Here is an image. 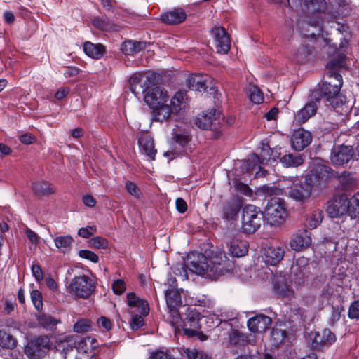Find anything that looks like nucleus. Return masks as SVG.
<instances>
[{"mask_svg":"<svg viewBox=\"0 0 359 359\" xmlns=\"http://www.w3.org/2000/svg\"><path fill=\"white\" fill-rule=\"evenodd\" d=\"M320 104V100L315 94L311 95L306 104L295 114L294 118L299 123H304L314 116Z\"/></svg>","mask_w":359,"mask_h":359,"instance_id":"17","label":"nucleus"},{"mask_svg":"<svg viewBox=\"0 0 359 359\" xmlns=\"http://www.w3.org/2000/svg\"><path fill=\"white\" fill-rule=\"evenodd\" d=\"M307 11L312 13H325L327 10V3L325 0H304Z\"/></svg>","mask_w":359,"mask_h":359,"instance_id":"37","label":"nucleus"},{"mask_svg":"<svg viewBox=\"0 0 359 359\" xmlns=\"http://www.w3.org/2000/svg\"><path fill=\"white\" fill-rule=\"evenodd\" d=\"M272 285L273 292L278 298L289 300L294 297V290L291 287L289 278L285 275H276L273 277Z\"/></svg>","mask_w":359,"mask_h":359,"instance_id":"14","label":"nucleus"},{"mask_svg":"<svg viewBox=\"0 0 359 359\" xmlns=\"http://www.w3.org/2000/svg\"><path fill=\"white\" fill-rule=\"evenodd\" d=\"M79 256L93 263H97L99 261V257L95 252L88 250H81L79 251Z\"/></svg>","mask_w":359,"mask_h":359,"instance_id":"53","label":"nucleus"},{"mask_svg":"<svg viewBox=\"0 0 359 359\" xmlns=\"http://www.w3.org/2000/svg\"><path fill=\"white\" fill-rule=\"evenodd\" d=\"M93 323L88 318H80L73 325V330L76 333H85L92 330Z\"/></svg>","mask_w":359,"mask_h":359,"instance_id":"42","label":"nucleus"},{"mask_svg":"<svg viewBox=\"0 0 359 359\" xmlns=\"http://www.w3.org/2000/svg\"><path fill=\"white\" fill-rule=\"evenodd\" d=\"M308 259L304 257L298 258L292 266V272L297 276H304L308 271Z\"/></svg>","mask_w":359,"mask_h":359,"instance_id":"40","label":"nucleus"},{"mask_svg":"<svg viewBox=\"0 0 359 359\" xmlns=\"http://www.w3.org/2000/svg\"><path fill=\"white\" fill-rule=\"evenodd\" d=\"M165 296L170 313V323L172 326L179 327L181 317L178 309L182 304L180 292L176 288L168 289L165 291Z\"/></svg>","mask_w":359,"mask_h":359,"instance_id":"10","label":"nucleus"},{"mask_svg":"<svg viewBox=\"0 0 359 359\" xmlns=\"http://www.w3.org/2000/svg\"><path fill=\"white\" fill-rule=\"evenodd\" d=\"M322 211L315 210L309 212L306 218V226L310 229H315L322 221Z\"/></svg>","mask_w":359,"mask_h":359,"instance_id":"43","label":"nucleus"},{"mask_svg":"<svg viewBox=\"0 0 359 359\" xmlns=\"http://www.w3.org/2000/svg\"><path fill=\"white\" fill-rule=\"evenodd\" d=\"M212 35L215 39L217 52L226 53L230 48V39L222 27H215L212 29Z\"/></svg>","mask_w":359,"mask_h":359,"instance_id":"21","label":"nucleus"},{"mask_svg":"<svg viewBox=\"0 0 359 359\" xmlns=\"http://www.w3.org/2000/svg\"><path fill=\"white\" fill-rule=\"evenodd\" d=\"M203 355V351L196 348H183L182 355L187 359H196L197 355Z\"/></svg>","mask_w":359,"mask_h":359,"instance_id":"58","label":"nucleus"},{"mask_svg":"<svg viewBox=\"0 0 359 359\" xmlns=\"http://www.w3.org/2000/svg\"><path fill=\"white\" fill-rule=\"evenodd\" d=\"M150 84L151 77L146 74H135L130 79V90L135 95L139 93L137 90L138 85H140L143 90L147 85L149 86Z\"/></svg>","mask_w":359,"mask_h":359,"instance_id":"30","label":"nucleus"},{"mask_svg":"<svg viewBox=\"0 0 359 359\" xmlns=\"http://www.w3.org/2000/svg\"><path fill=\"white\" fill-rule=\"evenodd\" d=\"M168 114L165 117V121L172 118V116H180L184 114L189 108V99L185 90L177 91L171 98L169 99Z\"/></svg>","mask_w":359,"mask_h":359,"instance_id":"12","label":"nucleus"},{"mask_svg":"<svg viewBox=\"0 0 359 359\" xmlns=\"http://www.w3.org/2000/svg\"><path fill=\"white\" fill-rule=\"evenodd\" d=\"M39 323L46 329H53L59 321L51 316L44 313L39 314L37 316Z\"/></svg>","mask_w":359,"mask_h":359,"instance_id":"44","label":"nucleus"},{"mask_svg":"<svg viewBox=\"0 0 359 359\" xmlns=\"http://www.w3.org/2000/svg\"><path fill=\"white\" fill-rule=\"evenodd\" d=\"M354 156V149L351 146L338 145L332 148L330 154L331 163L336 166L348 163Z\"/></svg>","mask_w":359,"mask_h":359,"instance_id":"16","label":"nucleus"},{"mask_svg":"<svg viewBox=\"0 0 359 359\" xmlns=\"http://www.w3.org/2000/svg\"><path fill=\"white\" fill-rule=\"evenodd\" d=\"M149 359H174L171 355L163 351H156L151 353Z\"/></svg>","mask_w":359,"mask_h":359,"instance_id":"63","label":"nucleus"},{"mask_svg":"<svg viewBox=\"0 0 359 359\" xmlns=\"http://www.w3.org/2000/svg\"><path fill=\"white\" fill-rule=\"evenodd\" d=\"M271 318L264 314H258L248 319L247 325L254 333L264 332L271 324Z\"/></svg>","mask_w":359,"mask_h":359,"instance_id":"22","label":"nucleus"},{"mask_svg":"<svg viewBox=\"0 0 359 359\" xmlns=\"http://www.w3.org/2000/svg\"><path fill=\"white\" fill-rule=\"evenodd\" d=\"M187 83L193 90L207 91L210 94H214L217 91L215 80L208 75H191L187 79Z\"/></svg>","mask_w":359,"mask_h":359,"instance_id":"13","label":"nucleus"},{"mask_svg":"<svg viewBox=\"0 0 359 359\" xmlns=\"http://www.w3.org/2000/svg\"><path fill=\"white\" fill-rule=\"evenodd\" d=\"M142 93L144 101L153 110L155 119L160 122L165 121L169 111L168 91L162 86L151 83L143 89Z\"/></svg>","mask_w":359,"mask_h":359,"instance_id":"3","label":"nucleus"},{"mask_svg":"<svg viewBox=\"0 0 359 359\" xmlns=\"http://www.w3.org/2000/svg\"><path fill=\"white\" fill-rule=\"evenodd\" d=\"M285 252V249L280 246L266 248L263 255V260L266 264L275 266L283 259Z\"/></svg>","mask_w":359,"mask_h":359,"instance_id":"24","label":"nucleus"},{"mask_svg":"<svg viewBox=\"0 0 359 359\" xmlns=\"http://www.w3.org/2000/svg\"><path fill=\"white\" fill-rule=\"evenodd\" d=\"M83 51L89 57L95 59L100 58L104 52V47L101 44H94L87 41L83 44Z\"/></svg>","mask_w":359,"mask_h":359,"instance_id":"32","label":"nucleus"},{"mask_svg":"<svg viewBox=\"0 0 359 359\" xmlns=\"http://www.w3.org/2000/svg\"><path fill=\"white\" fill-rule=\"evenodd\" d=\"M126 189L131 196L137 199H140L142 196L140 189L133 182L127 181L125 185Z\"/></svg>","mask_w":359,"mask_h":359,"instance_id":"49","label":"nucleus"},{"mask_svg":"<svg viewBox=\"0 0 359 359\" xmlns=\"http://www.w3.org/2000/svg\"><path fill=\"white\" fill-rule=\"evenodd\" d=\"M95 282L87 275L75 276L67 285V291L72 296L86 299L94 292Z\"/></svg>","mask_w":359,"mask_h":359,"instance_id":"8","label":"nucleus"},{"mask_svg":"<svg viewBox=\"0 0 359 359\" xmlns=\"http://www.w3.org/2000/svg\"><path fill=\"white\" fill-rule=\"evenodd\" d=\"M97 231L95 225L87 226L86 227L80 228L78 231V235L83 238H90Z\"/></svg>","mask_w":359,"mask_h":359,"instance_id":"54","label":"nucleus"},{"mask_svg":"<svg viewBox=\"0 0 359 359\" xmlns=\"http://www.w3.org/2000/svg\"><path fill=\"white\" fill-rule=\"evenodd\" d=\"M318 337H319L318 334L315 340L316 342L320 344L321 345H331L336 340L334 334L328 329H325L323 331L321 339L319 341Z\"/></svg>","mask_w":359,"mask_h":359,"instance_id":"45","label":"nucleus"},{"mask_svg":"<svg viewBox=\"0 0 359 359\" xmlns=\"http://www.w3.org/2000/svg\"><path fill=\"white\" fill-rule=\"evenodd\" d=\"M112 289L116 294H122L126 290V283L123 280L117 279L114 281L112 284Z\"/></svg>","mask_w":359,"mask_h":359,"instance_id":"57","label":"nucleus"},{"mask_svg":"<svg viewBox=\"0 0 359 359\" xmlns=\"http://www.w3.org/2000/svg\"><path fill=\"white\" fill-rule=\"evenodd\" d=\"M304 158L302 154L293 155L287 154L280 158V163L284 167H297L304 163Z\"/></svg>","mask_w":359,"mask_h":359,"instance_id":"34","label":"nucleus"},{"mask_svg":"<svg viewBox=\"0 0 359 359\" xmlns=\"http://www.w3.org/2000/svg\"><path fill=\"white\" fill-rule=\"evenodd\" d=\"M81 72V69L76 67H65L63 75L65 78H72L77 76Z\"/></svg>","mask_w":359,"mask_h":359,"instance_id":"62","label":"nucleus"},{"mask_svg":"<svg viewBox=\"0 0 359 359\" xmlns=\"http://www.w3.org/2000/svg\"><path fill=\"white\" fill-rule=\"evenodd\" d=\"M17 339L9 332L0 330V347L4 349H13L17 346Z\"/></svg>","mask_w":359,"mask_h":359,"instance_id":"35","label":"nucleus"},{"mask_svg":"<svg viewBox=\"0 0 359 359\" xmlns=\"http://www.w3.org/2000/svg\"><path fill=\"white\" fill-rule=\"evenodd\" d=\"M336 9L337 10L331 14L334 18L347 16L352 12V7L350 3L346 0H339Z\"/></svg>","mask_w":359,"mask_h":359,"instance_id":"39","label":"nucleus"},{"mask_svg":"<svg viewBox=\"0 0 359 359\" xmlns=\"http://www.w3.org/2000/svg\"><path fill=\"white\" fill-rule=\"evenodd\" d=\"M249 97L250 100L257 104L262 103L264 101V95L261 90L257 86H251L249 88Z\"/></svg>","mask_w":359,"mask_h":359,"instance_id":"46","label":"nucleus"},{"mask_svg":"<svg viewBox=\"0 0 359 359\" xmlns=\"http://www.w3.org/2000/svg\"><path fill=\"white\" fill-rule=\"evenodd\" d=\"M172 143L173 148L165 151L163 156L169 160L175 158L177 156L185 151L191 140V130L189 127L177 126L173 129Z\"/></svg>","mask_w":359,"mask_h":359,"instance_id":"5","label":"nucleus"},{"mask_svg":"<svg viewBox=\"0 0 359 359\" xmlns=\"http://www.w3.org/2000/svg\"><path fill=\"white\" fill-rule=\"evenodd\" d=\"M195 304L199 306L212 308L214 305V302L207 297L202 296L196 300Z\"/></svg>","mask_w":359,"mask_h":359,"instance_id":"61","label":"nucleus"},{"mask_svg":"<svg viewBox=\"0 0 359 359\" xmlns=\"http://www.w3.org/2000/svg\"><path fill=\"white\" fill-rule=\"evenodd\" d=\"M58 346L64 358L67 359V355L74 353L75 350L78 353L93 358L97 353L99 344L96 339L90 337L70 336L61 341Z\"/></svg>","mask_w":359,"mask_h":359,"instance_id":"4","label":"nucleus"},{"mask_svg":"<svg viewBox=\"0 0 359 359\" xmlns=\"http://www.w3.org/2000/svg\"><path fill=\"white\" fill-rule=\"evenodd\" d=\"M187 266L191 271L211 280H216L233 269V262L224 251L212 252L208 256L192 253L188 257Z\"/></svg>","mask_w":359,"mask_h":359,"instance_id":"1","label":"nucleus"},{"mask_svg":"<svg viewBox=\"0 0 359 359\" xmlns=\"http://www.w3.org/2000/svg\"><path fill=\"white\" fill-rule=\"evenodd\" d=\"M138 144L141 152L147 155L151 160L155 159L156 150L154 148V140L147 134H142L139 140Z\"/></svg>","mask_w":359,"mask_h":359,"instance_id":"28","label":"nucleus"},{"mask_svg":"<svg viewBox=\"0 0 359 359\" xmlns=\"http://www.w3.org/2000/svg\"><path fill=\"white\" fill-rule=\"evenodd\" d=\"M143 323V318L140 315H135L133 316L130 325L132 330H136L142 326Z\"/></svg>","mask_w":359,"mask_h":359,"instance_id":"60","label":"nucleus"},{"mask_svg":"<svg viewBox=\"0 0 359 359\" xmlns=\"http://www.w3.org/2000/svg\"><path fill=\"white\" fill-rule=\"evenodd\" d=\"M146 47V43L144 42H137L134 41H124L121 44V50L126 55H133L140 52Z\"/></svg>","mask_w":359,"mask_h":359,"instance_id":"33","label":"nucleus"},{"mask_svg":"<svg viewBox=\"0 0 359 359\" xmlns=\"http://www.w3.org/2000/svg\"><path fill=\"white\" fill-rule=\"evenodd\" d=\"M312 242L311 235L305 229L299 230L290 238V247L292 250L300 252L310 247Z\"/></svg>","mask_w":359,"mask_h":359,"instance_id":"19","label":"nucleus"},{"mask_svg":"<svg viewBox=\"0 0 359 359\" xmlns=\"http://www.w3.org/2000/svg\"><path fill=\"white\" fill-rule=\"evenodd\" d=\"M90 245L97 249H106L108 247V241L100 236L93 238L90 241Z\"/></svg>","mask_w":359,"mask_h":359,"instance_id":"55","label":"nucleus"},{"mask_svg":"<svg viewBox=\"0 0 359 359\" xmlns=\"http://www.w3.org/2000/svg\"><path fill=\"white\" fill-rule=\"evenodd\" d=\"M97 325L102 332H109L112 327L111 321L105 316L100 317L97 320Z\"/></svg>","mask_w":359,"mask_h":359,"instance_id":"50","label":"nucleus"},{"mask_svg":"<svg viewBox=\"0 0 359 359\" xmlns=\"http://www.w3.org/2000/svg\"><path fill=\"white\" fill-rule=\"evenodd\" d=\"M95 25L100 29L105 31L116 30V26L110 23L109 19L101 18L95 21Z\"/></svg>","mask_w":359,"mask_h":359,"instance_id":"51","label":"nucleus"},{"mask_svg":"<svg viewBox=\"0 0 359 359\" xmlns=\"http://www.w3.org/2000/svg\"><path fill=\"white\" fill-rule=\"evenodd\" d=\"M32 189L37 196H45L55 192L53 185L46 181H39L33 183Z\"/></svg>","mask_w":359,"mask_h":359,"instance_id":"36","label":"nucleus"},{"mask_svg":"<svg viewBox=\"0 0 359 359\" xmlns=\"http://www.w3.org/2000/svg\"><path fill=\"white\" fill-rule=\"evenodd\" d=\"M53 241L55 247L63 253L69 250V248L74 242V239L70 235L56 236Z\"/></svg>","mask_w":359,"mask_h":359,"instance_id":"38","label":"nucleus"},{"mask_svg":"<svg viewBox=\"0 0 359 359\" xmlns=\"http://www.w3.org/2000/svg\"><path fill=\"white\" fill-rule=\"evenodd\" d=\"M221 113L219 110L210 109L202 112L195 119V124L203 130L215 128L219 124Z\"/></svg>","mask_w":359,"mask_h":359,"instance_id":"15","label":"nucleus"},{"mask_svg":"<svg viewBox=\"0 0 359 359\" xmlns=\"http://www.w3.org/2000/svg\"><path fill=\"white\" fill-rule=\"evenodd\" d=\"M248 241L239 237H233L229 243V251L233 257L245 256L248 252Z\"/></svg>","mask_w":359,"mask_h":359,"instance_id":"26","label":"nucleus"},{"mask_svg":"<svg viewBox=\"0 0 359 359\" xmlns=\"http://www.w3.org/2000/svg\"><path fill=\"white\" fill-rule=\"evenodd\" d=\"M314 163V167L308 174L306 179L310 184L327 177L331 172V168L322 163L321 160L316 159Z\"/></svg>","mask_w":359,"mask_h":359,"instance_id":"23","label":"nucleus"},{"mask_svg":"<svg viewBox=\"0 0 359 359\" xmlns=\"http://www.w3.org/2000/svg\"><path fill=\"white\" fill-rule=\"evenodd\" d=\"M235 189L238 193L246 196L251 197L252 196V190L246 184L242 182H236Z\"/></svg>","mask_w":359,"mask_h":359,"instance_id":"56","label":"nucleus"},{"mask_svg":"<svg viewBox=\"0 0 359 359\" xmlns=\"http://www.w3.org/2000/svg\"><path fill=\"white\" fill-rule=\"evenodd\" d=\"M240 209L241 204L237 200L226 202L223 208V218L227 220L235 219Z\"/></svg>","mask_w":359,"mask_h":359,"instance_id":"31","label":"nucleus"},{"mask_svg":"<svg viewBox=\"0 0 359 359\" xmlns=\"http://www.w3.org/2000/svg\"><path fill=\"white\" fill-rule=\"evenodd\" d=\"M265 218L271 225L282 224L287 217L283 200L279 198H271L265 208Z\"/></svg>","mask_w":359,"mask_h":359,"instance_id":"9","label":"nucleus"},{"mask_svg":"<svg viewBox=\"0 0 359 359\" xmlns=\"http://www.w3.org/2000/svg\"><path fill=\"white\" fill-rule=\"evenodd\" d=\"M311 192V187L309 182L305 184H293L289 191L291 198L297 201H303L309 198Z\"/></svg>","mask_w":359,"mask_h":359,"instance_id":"27","label":"nucleus"},{"mask_svg":"<svg viewBox=\"0 0 359 359\" xmlns=\"http://www.w3.org/2000/svg\"><path fill=\"white\" fill-rule=\"evenodd\" d=\"M348 316L350 318H359V300L353 302L348 310Z\"/></svg>","mask_w":359,"mask_h":359,"instance_id":"59","label":"nucleus"},{"mask_svg":"<svg viewBox=\"0 0 359 359\" xmlns=\"http://www.w3.org/2000/svg\"><path fill=\"white\" fill-rule=\"evenodd\" d=\"M259 191L266 196H278L283 192L282 189L275 186L264 185L259 189Z\"/></svg>","mask_w":359,"mask_h":359,"instance_id":"48","label":"nucleus"},{"mask_svg":"<svg viewBox=\"0 0 359 359\" xmlns=\"http://www.w3.org/2000/svg\"><path fill=\"white\" fill-rule=\"evenodd\" d=\"M348 198L342 194L329 201L327 212L330 217L337 218L348 213Z\"/></svg>","mask_w":359,"mask_h":359,"instance_id":"18","label":"nucleus"},{"mask_svg":"<svg viewBox=\"0 0 359 359\" xmlns=\"http://www.w3.org/2000/svg\"><path fill=\"white\" fill-rule=\"evenodd\" d=\"M346 65V56L339 55L338 58L330 61L327 65V68L334 69L336 68L344 67Z\"/></svg>","mask_w":359,"mask_h":359,"instance_id":"52","label":"nucleus"},{"mask_svg":"<svg viewBox=\"0 0 359 359\" xmlns=\"http://www.w3.org/2000/svg\"><path fill=\"white\" fill-rule=\"evenodd\" d=\"M187 13L182 8H175L161 15V20L167 25H177L185 20Z\"/></svg>","mask_w":359,"mask_h":359,"instance_id":"25","label":"nucleus"},{"mask_svg":"<svg viewBox=\"0 0 359 359\" xmlns=\"http://www.w3.org/2000/svg\"><path fill=\"white\" fill-rule=\"evenodd\" d=\"M128 305L131 308H136V311L142 315L149 313V307L147 301L139 299L133 292L127 294Z\"/></svg>","mask_w":359,"mask_h":359,"instance_id":"29","label":"nucleus"},{"mask_svg":"<svg viewBox=\"0 0 359 359\" xmlns=\"http://www.w3.org/2000/svg\"><path fill=\"white\" fill-rule=\"evenodd\" d=\"M49 349V338L40 336L27 342L25 346V353L30 359H40L46 355Z\"/></svg>","mask_w":359,"mask_h":359,"instance_id":"11","label":"nucleus"},{"mask_svg":"<svg viewBox=\"0 0 359 359\" xmlns=\"http://www.w3.org/2000/svg\"><path fill=\"white\" fill-rule=\"evenodd\" d=\"M32 276L37 282L43 280V272L39 264H33L31 268Z\"/></svg>","mask_w":359,"mask_h":359,"instance_id":"64","label":"nucleus"},{"mask_svg":"<svg viewBox=\"0 0 359 359\" xmlns=\"http://www.w3.org/2000/svg\"><path fill=\"white\" fill-rule=\"evenodd\" d=\"M312 140L311 134L302 128L295 130L291 136L290 144L295 151H302L308 147Z\"/></svg>","mask_w":359,"mask_h":359,"instance_id":"20","label":"nucleus"},{"mask_svg":"<svg viewBox=\"0 0 359 359\" xmlns=\"http://www.w3.org/2000/svg\"><path fill=\"white\" fill-rule=\"evenodd\" d=\"M186 315V319H181L180 325H179V327L172 326L175 331L177 332L182 328L184 334L187 336H198L201 341L205 340L207 337L200 332L201 328L200 320L202 318L201 313L196 311V309L189 308L187 310Z\"/></svg>","mask_w":359,"mask_h":359,"instance_id":"6","label":"nucleus"},{"mask_svg":"<svg viewBox=\"0 0 359 359\" xmlns=\"http://www.w3.org/2000/svg\"><path fill=\"white\" fill-rule=\"evenodd\" d=\"M331 77L334 81L324 82L319 88V93L326 99L327 104L333 108L332 116L339 115V121L344 120L351 111V106L346 102L345 97L339 93L342 85V76L337 73L332 72Z\"/></svg>","mask_w":359,"mask_h":359,"instance_id":"2","label":"nucleus"},{"mask_svg":"<svg viewBox=\"0 0 359 359\" xmlns=\"http://www.w3.org/2000/svg\"><path fill=\"white\" fill-rule=\"evenodd\" d=\"M30 298L34 306L40 311L43 308V297L38 290H32L30 292Z\"/></svg>","mask_w":359,"mask_h":359,"instance_id":"47","label":"nucleus"},{"mask_svg":"<svg viewBox=\"0 0 359 359\" xmlns=\"http://www.w3.org/2000/svg\"><path fill=\"white\" fill-rule=\"evenodd\" d=\"M348 214L352 219L359 218V191L355 193L350 199L348 198Z\"/></svg>","mask_w":359,"mask_h":359,"instance_id":"41","label":"nucleus"},{"mask_svg":"<svg viewBox=\"0 0 359 359\" xmlns=\"http://www.w3.org/2000/svg\"><path fill=\"white\" fill-rule=\"evenodd\" d=\"M263 214L260 208L254 205H246L242 210L241 229L245 233H253L261 226Z\"/></svg>","mask_w":359,"mask_h":359,"instance_id":"7","label":"nucleus"}]
</instances>
